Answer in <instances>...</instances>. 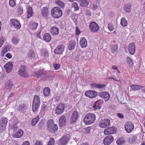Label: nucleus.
<instances>
[{"mask_svg":"<svg viewBox=\"0 0 145 145\" xmlns=\"http://www.w3.org/2000/svg\"><path fill=\"white\" fill-rule=\"evenodd\" d=\"M96 118L95 114L91 113H89L85 116L84 118V121L85 124L90 125L95 122Z\"/></svg>","mask_w":145,"mask_h":145,"instance_id":"nucleus-1","label":"nucleus"},{"mask_svg":"<svg viewBox=\"0 0 145 145\" xmlns=\"http://www.w3.org/2000/svg\"><path fill=\"white\" fill-rule=\"evenodd\" d=\"M51 14L53 18L58 19L62 16L63 12L61 9L59 7H55L52 9Z\"/></svg>","mask_w":145,"mask_h":145,"instance_id":"nucleus-2","label":"nucleus"},{"mask_svg":"<svg viewBox=\"0 0 145 145\" xmlns=\"http://www.w3.org/2000/svg\"><path fill=\"white\" fill-rule=\"evenodd\" d=\"M40 104V100L39 95L35 96L32 106V110L33 112L36 111L39 107Z\"/></svg>","mask_w":145,"mask_h":145,"instance_id":"nucleus-3","label":"nucleus"},{"mask_svg":"<svg viewBox=\"0 0 145 145\" xmlns=\"http://www.w3.org/2000/svg\"><path fill=\"white\" fill-rule=\"evenodd\" d=\"M70 138V135L65 134L59 139L58 142V145H66L68 142Z\"/></svg>","mask_w":145,"mask_h":145,"instance_id":"nucleus-4","label":"nucleus"},{"mask_svg":"<svg viewBox=\"0 0 145 145\" xmlns=\"http://www.w3.org/2000/svg\"><path fill=\"white\" fill-rule=\"evenodd\" d=\"M66 105L64 103H60L56 107L55 113L57 115H61L64 112L66 108Z\"/></svg>","mask_w":145,"mask_h":145,"instance_id":"nucleus-5","label":"nucleus"},{"mask_svg":"<svg viewBox=\"0 0 145 145\" xmlns=\"http://www.w3.org/2000/svg\"><path fill=\"white\" fill-rule=\"evenodd\" d=\"M8 122V120L7 118L4 117L1 118L0 121V132H3L5 130Z\"/></svg>","mask_w":145,"mask_h":145,"instance_id":"nucleus-6","label":"nucleus"},{"mask_svg":"<svg viewBox=\"0 0 145 145\" xmlns=\"http://www.w3.org/2000/svg\"><path fill=\"white\" fill-rule=\"evenodd\" d=\"M18 73L22 77H26L28 76V74L25 70V66L24 65H21L19 68Z\"/></svg>","mask_w":145,"mask_h":145,"instance_id":"nucleus-7","label":"nucleus"},{"mask_svg":"<svg viewBox=\"0 0 145 145\" xmlns=\"http://www.w3.org/2000/svg\"><path fill=\"white\" fill-rule=\"evenodd\" d=\"M134 127L133 123L131 121H127L124 124L125 130L128 133H131L133 130Z\"/></svg>","mask_w":145,"mask_h":145,"instance_id":"nucleus-8","label":"nucleus"},{"mask_svg":"<svg viewBox=\"0 0 145 145\" xmlns=\"http://www.w3.org/2000/svg\"><path fill=\"white\" fill-rule=\"evenodd\" d=\"M79 113L77 111H74L72 113L71 119L70 120V122L71 124H74L76 123L78 118Z\"/></svg>","mask_w":145,"mask_h":145,"instance_id":"nucleus-9","label":"nucleus"},{"mask_svg":"<svg viewBox=\"0 0 145 145\" xmlns=\"http://www.w3.org/2000/svg\"><path fill=\"white\" fill-rule=\"evenodd\" d=\"M116 131V128L114 127H111L105 129L104 131V134L106 135L114 134Z\"/></svg>","mask_w":145,"mask_h":145,"instance_id":"nucleus-10","label":"nucleus"},{"mask_svg":"<svg viewBox=\"0 0 145 145\" xmlns=\"http://www.w3.org/2000/svg\"><path fill=\"white\" fill-rule=\"evenodd\" d=\"M89 27L91 31L93 32H97L99 30L98 25L94 22H92L90 23Z\"/></svg>","mask_w":145,"mask_h":145,"instance_id":"nucleus-11","label":"nucleus"},{"mask_svg":"<svg viewBox=\"0 0 145 145\" xmlns=\"http://www.w3.org/2000/svg\"><path fill=\"white\" fill-rule=\"evenodd\" d=\"M114 137L112 135H109L105 138L103 140V143L104 145H109L113 141Z\"/></svg>","mask_w":145,"mask_h":145,"instance_id":"nucleus-12","label":"nucleus"},{"mask_svg":"<svg viewBox=\"0 0 145 145\" xmlns=\"http://www.w3.org/2000/svg\"><path fill=\"white\" fill-rule=\"evenodd\" d=\"M110 124V120L107 119H106L102 120L99 123L100 126L103 128H105L108 126H109Z\"/></svg>","mask_w":145,"mask_h":145,"instance_id":"nucleus-13","label":"nucleus"},{"mask_svg":"<svg viewBox=\"0 0 145 145\" xmlns=\"http://www.w3.org/2000/svg\"><path fill=\"white\" fill-rule=\"evenodd\" d=\"M99 96L100 97L105 99V101H108L110 99V96L109 93L106 91H103L99 93Z\"/></svg>","mask_w":145,"mask_h":145,"instance_id":"nucleus-14","label":"nucleus"},{"mask_svg":"<svg viewBox=\"0 0 145 145\" xmlns=\"http://www.w3.org/2000/svg\"><path fill=\"white\" fill-rule=\"evenodd\" d=\"M10 22L12 25L16 29H19L21 27V25L19 22V21L15 19H11Z\"/></svg>","mask_w":145,"mask_h":145,"instance_id":"nucleus-15","label":"nucleus"},{"mask_svg":"<svg viewBox=\"0 0 145 145\" xmlns=\"http://www.w3.org/2000/svg\"><path fill=\"white\" fill-rule=\"evenodd\" d=\"M41 14L42 17L44 18H47L49 15V10L47 7H43L41 10Z\"/></svg>","mask_w":145,"mask_h":145,"instance_id":"nucleus-16","label":"nucleus"},{"mask_svg":"<svg viewBox=\"0 0 145 145\" xmlns=\"http://www.w3.org/2000/svg\"><path fill=\"white\" fill-rule=\"evenodd\" d=\"M129 52L131 55H133L135 51V46L134 42H132L128 45V47Z\"/></svg>","mask_w":145,"mask_h":145,"instance_id":"nucleus-17","label":"nucleus"},{"mask_svg":"<svg viewBox=\"0 0 145 145\" xmlns=\"http://www.w3.org/2000/svg\"><path fill=\"white\" fill-rule=\"evenodd\" d=\"M97 94V92L96 91L90 90L86 91L85 93V95L90 98L95 97Z\"/></svg>","mask_w":145,"mask_h":145,"instance_id":"nucleus-18","label":"nucleus"},{"mask_svg":"<svg viewBox=\"0 0 145 145\" xmlns=\"http://www.w3.org/2000/svg\"><path fill=\"white\" fill-rule=\"evenodd\" d=\"M64 49V47L63 45H58L55 49L54 53L56 54H61L63 53Z\"/></svg>","mask_w":145,"mask_h":145,"instance_id":"nucleus-19","label":"nucleus"},{"mask_svg":"<svg viewBox=\"0 0 145 145\" xmlns=\"http://www.w3.org/2000/svg\"><path fill=\"white\" fill-rule=\"evenodd\" d=\"M4 67L6 69L7 72H10L11 71L13 67L12 63L10 62L7 63L5 65Z\"/></svg>","mask_w":145,"mask_h":145,"instance_id":"nucleus-20","label":"nucleus"},{"mask_svg":"<svg viewBox=\"0 0 145 145\" xmlns=\"http://www.w3.org/2000/svg\"><path fill=\"white\" fill-rule=\"evenodd\" d=\"M59 29L56 26H52L50 29V32L52 35L55 36L59 33Z\"/></svg>","mask_w":145,"mask_h":145,"instance_id":"nucleus-21","label":"nucleus"},{"mask_svg":"<svg viewBox=\"0 0 145 145\" xmlns=\"http://www.w3.org/2000/svg\"><path fill=\"white\" fill-rule=\"evenodd\" d=\"M87 41L84 37H82L80 40V44L82 48H85L87 46Z\"/></svg>","mask_w":145,"mask_h":145,"instance_id":"nucleus-22","label":"nucleus"},{"mask_svg":"<svg viewBox=\"0 0 145 145\" xmlns=\"http://www.w3.org/2000/svg\"><path fill=\"white\" fill-rule=\"evenodd\" d=\"M14 86L12 82L10 80H8L5 82V87L7 89H11Z\"/></svg>","mask_w":145,"mask_h":145,"instance_id":"nucleus-23","label":"nucleus"},{"mask_svg":"<svg viewBox=\"0 0 145 145\" xmlns=\"http://www.w3.org/2000/svg\"><path fill=\"white\" fill-rule=\"evenodd\" d=\"M102 103V100L99 99L95 102V104L93 105V107L95 109H99L101 108V105Z\"/></svg>","mask_w":145,"mask_h":145,"instance_id":"nucleus-24","label":"nucleus"},{"mask_svg":"<svg viewBox=\"0 0 145 145\" xmlns=\"http://www.w3.org/2000/svg\"><path fill=\"white\" fill-rule=\"evenodd\" d=\"M23 134V131L21 129H19L13 135L14 137L16 138H19L21 137Z\"/></svg>","mask_w":145,"mask_h":145,"instance_id":"nucleus-25","label":"nucleus"},{"mask_svg":"<svg viewBox=\"0 0 145 145\" xmlns=\"http://www.w3.org/2000/svg\"><path fill=\"white\" fill-rule=\"evenodd\" d=\"M44 40L46 42H50L51 40V37L50 35L48 33H46L43 36Z\"/></svg>","mask_w":145,"mask_h":145,"instance_id":"nucleus-26","label":"nucleus"},{"mask_svg":"<svg viewBox=\"0 0 145 145\" xmlns=\"http://www.w3.org/2000/svg\"><path fill=\"white\" fill-rule=\"evenodd\" d=\"M48 130L50 132L55 133L58 130V127L56 124H54V125L52 126L51 127L49 128Z\"/></svg>","mask_w":145,"mask_h":145,"instance_id":"nucleus-27","label":"nucleus"},{"mask_svg":"<svg viewBox=\"0 0 145 145\" xmlns=\"http://www.w3.org/2000/svg\"><path fill=\"white\" fill-rule=\"evenodd\" d=\"M91 86L92 88H97L100 89H102L105 87V84H99L96 83H93L91 84Z\"/></svg>","mask_w":145,"mask_h":145,"instance_id":"nucleus-28","label":"nucleus"},{"mask_svg":"<svg viewBox=\"0 0 145 145\" xmlns=\"http://www.w3.org/2000/svg\"><path fill=\"white\" fill-rule=\"evenodd\" d=\"M27 18H29L31 17L33 15V8L31 7H29L27 9Z\"/></svg>","mask_w":145,"mask_h":145,"instance_id":"nucleus-29","label":"nucleus"},{"mask_svg":"<svg viewBox=\"0 0 145 145\" xmlns=\"http://www.w3.org/2000/svg\"><path fill=\"white\" fill-rule=\"evenodd\" d=\"M66 118L65 116L63 115L61 116L59 119V123L61 126H63L65 124Z\"/></svg>","mask_w":145,"mask_h":145,"instance_id":"nucleus-30","label":"nucleus"},{"mask_svg":"<svg viewBox=\"0 0 145 145\" xmlns=\"http://www.w3.org/2000/svg\"><path fill=\"white\" fill-rule=\"evenodd\" d=\"M131 5L129 4H126L124 5V10L126 12L129 13L131 11Z\"/></svg>","mask_w":145,"mask_h":145,"instance_id":"nucleus-31","label":"nucleus"},{"mask_svg":"<svg viewBox=\"0 0 145 145\" xmlns=\"http://www.w3.org/2000/svg\"><path fill=\"white\" fill-rule=\"evenodd\" d=\"M131 89L133 90L137 91L142 89L143 86L138 85H133L130 86Z\"/></svg>","mask_w":145,"mask_h":145,"instance_id":"nucleus-32","label":"nucleus"},{"mask_svg":"<svg viewBox=\"0 0 145 145\" xmlns=\"http://www.w3.org/2000/svg\"><path fill=\"white\" fill-rule=\"evenodd\" d=\"M26 106L25 104L24 103H21V104H20L18 107L19 110L22 112L24 111L26 108Z\"/></svg>","mask_w":145,"mask_h":145,"instance_id":"nucleus-33","label":"nucleus"},{"mask_svg":"<svg viewBox=\"0 0 145 145\" xmlns=\"http://www.w3.org/2000/svg\"><path fill=\"white\" fill-rule=\"evenodd\" d=\"M50 90L48 87L45 88L43 90V93L45 97L49 96L50 94Z\"/></svg>","mask_w":145,"mask_h":145,"instance_id":"nucleus-34","label":"nucleus"},{"mask_svg":"<svg viewBox=\"0 0 145 145\" xmlns=\"http://www.w3.org/2000/svg\"><path fill=\"white\" fill-rule=\"evenodd\" d=\"M125 142V140L123 138H120L116 141V144L118 145H122Z\"/></svg>","mask_w":145,"mask_h":145,"instance_id":"nucleus-35","label":"nucleus"},{"mask_svg":"<svg viewBox=\"0 0 145 145\" xmlns=\"http://www.w3.org/2000/svg\"><path fill=\"white\" fill-rule=\"evenodd\" d=\"M137 140V137L135 135L131 136L129 137V141L132 143L136 142Z\"/></svg>","mask_w":145,"mask_h":145,"instance_id":"nucleus-36","label":"nucleus"},{"mask_svg":"<svg viewBox=\"0 0 145 145\" xmlns=\"http://www.w3.org/2000/svg\"><path fill=\"white\" fill-rule=\"evenodd\" d=\"M76 42L75 41L71 42L69 44L68 48L69 50H71L74 49L75 47Z\"/></svg>","mask_w":145,"mask_h":145,"instance_id":"nucleus-37","label":"nucleus"},{"mask_svg":"<svg viewBox=\"0 0 145 145\" xmlns=\"http://www.w3.org/2000/svg\"><path fill=\"white\" fill-rule=\"evenodd\" d=\"M80 5L81 7H86L89 4V2L87 0H80Z\"/></svg>","mask_w":145,"mask_h":145,"instance_id":"nucleus-38","label":"nucleus"},{"mask_svg":"<svg viewBox=\"0 0 145 145\" xmlns=\"http://www.w3.org/2000/svg\"><path fill=\"white\" fill-rule=\"evenodd\" d=\"M54 121L52 119L49 120L47 122L46 125L48 129L51 128L52 126L54 125Z\"/></svg>","mask_w":145,"mask_h":145,"instance_id":"nucleus-39","label":"nucleus"},{"mask_svg":"<svg viewBox=\"0 0 145 145\" xmlns=\"http://www.w3.org/2000/svg\"><path fill=\"white\" fill-rule=\"evenodd\" d=\"M39 117L37 116L36 118L33 119L31 122V123L33 126H35L38 123L39 120Z\"/></svg>","mask_w":145,"mask_h":145,"instance_id":"nucleus-40","label":"nucleus"},{"mask_svg":"<svg viewBox=\"0 0 145 145\" xmlns=\"http://www.w3.org/2000/svg\"><path fill=\"white\" fill-rule=\"evenodd\" d=\"M120 24L122 26L125 27L127 25V22L124 18H122L121 19Z\"/></svg>","mask_w":145,"mask_h":145,"instance_id":"nucleus-41","label":"nucleus"},{"mask_svg":"<svg viewBox=\"0 0 145 145\" xmlns=\"http://www.w3.org/2000/svg\"><path fill=\"white\" fill-rule=\"evenodd\" d=\"M38 24L35 22H32L31 23L30 26V28L32 30H36L37 28Z\"/></svg>","mask_w":145,"mask_h":145,"instance_id":"nucleus-42","label":"nucleus"},{"mask_svg":"<svg viewBox=\"0 0 145 145\" xmlns=\"http://www.w3.org/2000/svg\"><path fill=\"white\" fill-rule=\"evenodd\" d=\"M118 49V45H113L111 46V50L112 53H114L117 51Z\"/></svg>","mask_w":145,"mask_h":145,"instance_id":"nucleus-43","label":"nucleus"},{"mask_svg":"<svg viewBox=\"0 0 145 145\" xmlns=\"http://www.w3.org/2000/svg\"><path fill=\"white\" fill-rule=\"evenodd\" d=\"M107 28L110 31H112L114 30V26L112 22H109L108 23Z\"/></svg>","mask_w":145,"mask_h":145,"instance_id":"nucleus-44","label":"nucleus"},{"mask_svg":"<svg viewBox=\"0 0 145 145\" xmlns=\"http://www.w3.org/2000/svg\"><path fill=\"white\" fill-rule=\"evenodd\" d=\"M43 73L42 70L39 71L35 73L34 75L36 77H39L40 76L42 75Z\"/></svg>","mask_w":145,"mask_h":145,"instance_id":"nucleus-45","label":"nucleus"},{"mask_svg":"<svg viewBox=\"0 0 145 145\" xmlns=\"http://www.w3.org/2000/svg\"><path fill=\"white\" fill-rule=\"evenodd\" d=\"M56 3L57 5L61 8H63L64 7V3L60 1L59 0L56 1Z\"/></svg>","mask_w":145,"mask_h":145,"instance_id":"nucleus-46","label":"nucleus"},{"mask_svg":"<svg viewBox=\"0 0 145 145\" xmlns=\"http://www.w3.org/2000/svg\"><path fill=\"white\" fill-rule=\"evenodd\" d=\"M12 41L14 44L16 45L19 43V39L17 38L13 37L12 39Z\"/></svg>","mask_w":145,"mask_h":145,"instance_id":"nucleus-47","label":"nucleus"},{"mask_svg":"<svg viewBox=\"0 0 145 145\" xmlns=\"http://www.w3.org/2000/svg\"><path fill=\"white\" fill-rule=\"evenodd\" d=\"M55 140L54 138H50L47 145H54Z\"/></svg>","mask_w":145,"mask_h":145,"instance_id":"nucleus-48","label":"nucleus"},{"mask_svg":"<svg viewBox=\"0 0 145 145\" xmlns=\"http://www.w3.org/2000/svg\"><path fill=\"white\" fill-rule=\"evenodd\" d=\"M23 8L20 7L17 9V12L18 15H21L23 14Z\"/></svg>","mask_w":145,"mask_h":145,"instance_id":"nucleus-49","label":"nucleus"},{"mask_svg":"<svg viewBox=\"0 0 145 145\" xmlns=\"http://www.w3.org/2000/svg\"><path fill=\"white\" fill-rule=\"evenodd\" d=\"M72 7L74 8V11H77L79 10V7L76 2H74L73 3Z\"/></svg>","mask_w":145,"mask_h":145,"instance_id":"nucleus-50","label":"nucleus"},{"mask_svg":"<svg viewBox=\"0 0 145 145\" xmlns=\"http://www.w3.org/2000/svg\"><path fill=\"white\" fill-rule=\"evenodd\" d=\"M9 5L12 7H13L16 5V3L15 0H9Z\"/></svg>","mask_w":145,"mask_h":145,"instance_id":"nucleus-51","label":"nucleus"},{"mask_svg":"<svg viewBox=\"0 0 145 145\" xmlns=\"http://www.w3.org/2000/svg\"><path fill=\"white\" fill-rule=\"evenodd\" d=\"M8 51V48L7 47H5L3 48L1 52V54L2 56H3L4 54Z\"/></svg>","mask_w":145,"mask_h":145,"instance_id":"nucleus-52","label":"nucleus"},{"mask_svg":"<svg viewBox=\"0 0 145 145\" xmlns=\"http://www.w3.org/2000/svg\"><path fill=\"white\" fill-rule=\"evenodd\" d=\"M81 33V31H80L78 27H76L75 34L76 35H79Z\"/></svg>","mask_w":145,"mask_h":145,"instance_id":"nucleus-53","label":"nucleus"},{"mask_svg":"<svg viewBox=\"0 0 145 145\" xmlns=\"http://www.w3.org/2000/svg\"><path fill=\"white\" fill-rule=\"evenodd\" d=\"M4 42L5 38L4 37H2L0 38V48L1 47Z\"/></svg>","mask_w":145,"mask_h":145,"instance_id":"nucleus-54","label":"nucleus"},{"mask_svg":"<svg viewBox=\"0 0 145 145\" xmlns=\"http://www.w3.org/2000/svg\"><path fill=\"white\" fill-rule=\"evenodd\" d=\"M54 67L56 70H58L59 69L60 65L59 64L55 63L54 64Z\"/></svg>","mask_w":145,"mask_h":145,"instance_id":"nucleus-55","label":"nucleus"},{"mask_svg":"<svg viewBox=\"0 0 145 145\" xmlns=\"http://www.w3.org/2000/svg\"><path fill=\"white\" fill-rule=\"evenodd\" d=\"M42 55L45 57H48L49 56V54L48 52L46 51H45L44 52L42 53Z\"/></svg>","mask_w":145,"mask_h":145,"instance_id":"nucleus-56","label":"nucleus"},{"mask_svg":"<svg viewBox=\"0 0 145 145\" xmlns=\"http://www.w3.org/2000/svg\"><path fill=\"white\" fill-rule=\"evenodd\" d=\"M46 106L45 104H43L41 106V111L42 112H45L46 109Z\"/></svg>","mask_w":145,"mask_h":145,"instance_id":"nucleus-57","label":"nucleus"},{"mask_svg":"<svg viewBox=\"0 0 145 145\" xmlns=\"http://www.w3.org/2000/svg\"><path fill=\"white\" fill-rule=\"evenodd\" d=\"M126 61L127 62L128 64H130L132 62V60L131 58L129 57H127V58Z\"/></svg>","mask_w":145,"mask_h":145,"instance_id":"nucleus-58","label":"nucleus"},{"mask_svg":"<svg viewBox=\"0 0 145 145\" xmlns=\"http://www.w3.org/2000/svg\"><path fill=\"white\" fill-rule=\"evenodd\" d=\"M108 79H112L116 81H121L120 80H118L115 77V76H110L108 78Z\"/></svg>","mask_w":145,"mask_h":145,"instance_id":"nucleus-59","label":"nucleus"},{"mask_svg":"<svg viewBox=\"0 0 145 145\" xmlns=\"http://www.w3.org/2000/svg\"><path fill=\"white\" fill-rule=\"evenodd\" d=\"M5 56L9 59H10L12 57V56L11 54L9 53H7L5 55Z\"/></svg>","mask_w":145,"mask_h":145,"instance_id":"nucleus-60","label":"nucleus"},{"mask_svg":"<svg viewBox=\"0 0 145 145\" xmlns=\"http://www.w3.org/2000/svg\"><path fill=\"white\" fill-rule=\"evenodd\" d=\"M117 115L118 116L120 119H122L124 118V116L122 114L117 113Z\"/></svg>","mask_w":145,"mask_h":145,"instance_id":"nucleus-61","label":"nucleus"},{"mask_svg":"<svg viewBox=\"0 0 145 145\" xmlns=\"http://www.w3.org/2000/svg\"><path fill=\"white\" fill-rule=\"evenodd\" d=\"M18 128V126L17 123L14 124L12 127V129L14 130H16Z\"/></svg>","mask_w":145,"mask_h":145,"instance_id":"nucleus-62","label":"nucleus"},{"mask_svg":"<svg viewBox=\"0 0 145 145\" xmlns=\"http://www.w3.org/2000/svg\"><path fill=\"white\" fill-rule=\"evenodd\" d=\"M85 133L86 134H88L90 132V129L89 127H87L85 129Z\"/></svg>","mask_w":145,"mask_h":145,"instance_id":"nucleus-63","label":"nucleus"},{"mask_svg":"<svg viewBox=\"0 0 145 145\" xmlns=\"http://www.w3.org/2000/svg\"><path fill=\"white\" fill-rule=\"evenodd\" d=\"M34 145H43L42 143L40 141H36Z\"/></svg>","mask_w":145,"mask_h":145,"instance_id":"nucleus-64","label":"nucleus"}]
</instances>
